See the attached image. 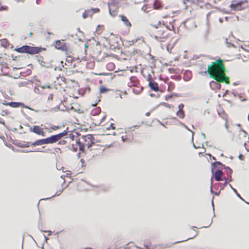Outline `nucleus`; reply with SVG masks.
Returning <instances> with one entry per match:
<instances>
[{"label": "nucleus", "instance_id": "32", "mask_svg": "<svg viewBox=\"0 0 249 249\" xmlns=\"http://www.w3.org/2000/svg\"><path fill=\"white\" fill-rule=\"evenodd\" d=\"M216 164L215 163H214V162L212 163L211 164V171L212 174H213L214 169L216 167Z\"/></svg>", "mask_w": 249, "mask_h": 249}, {"label": "nucleus", "instance_id": "38", "mask_svg": "<svg viewBox=\"0 0 249 249\" xmlns=\"http://www.w3.org/2000/svg\"><path fill=\"white\" fill-rule=\"evenodd\" d=\"M213 182V177H212V178L211 179L210 192L211 193L213 194L214 192L213 191V187H212Z\"/></svg>", "mask_w": 249, "mask_h": 249}, {"label": "nucleus", "instance_id": "53", "mask_svg": "<svg viewBox=\"0 0 249 249\" xmlns=\"http://www.w3.org/2000/svg\"><path fill=\"white\" fill-rule=\"evenodd\" d=\"M171 95H172V97H173V96H175V97L180 96L178 93H173Z\"/></svg>", "mask_w": 249, "mask_h": 249}, {"label": "nucleus", "instance_id": "58", "mask_svg": "<svg viewBox=\"0 0 249 249\" xmlns=\"http://www.w3.org/2000/svg\"><path fill=\"white\" fill-rule=\"evenodd\" d=\"M238 158L240 160H242L243 159V156L242 154H240L239 156H238Z\"/></svg>", "mask_w": 249, "mask_h": 249}, {"label": "nucleus", "instance_id": "12", "mask_svg": "<svg viewBox=\"0 0 249 249\" xmlns=\"http://www.w3.org/2000/svg\"><path fill=\"white\" fill-rule=\"evenodd\" d=\"M41 127L39 126L34 125L33 128H30V131L38 135H41L43 136H44L45 133L43 131H41Z\"/></svg>", "mask_w": 249, "mask_h": 249}, {"label": "nucleus", "instance_id": "39", "mask_svg": "<svg viewBox=\"0 0 249 249\" xmlns=\"http://www.w3.org/2000/svg\"><path fill=\"white\" fill-rule=\"evenodd\" d=\"M8 7L7 6H2L0 7V11H7Z\"/></svg>", "mask_w": 249, "mask_h": 249}, {"label": "nucleus", "instance_id": "52", "mask_svg": "<svg viewBox=\"0 0 249 249\" xmlns=\"http://www.w3.org/2000/svg\"><path fill=\"white\" fill-rule=\"evenodd\" d=\"M66 143V141L65 140H62L59 142L58 143L60 144H65Z\"/></svg>", "mask_w": 249, "mask_h": 249}, {"label": "nucleus", "instance_id": "1", "mask_svg": "<svg viewBox=\"0 0 249 249\" xmlns=\"http://www.w3.org/2000/svg\"><path fill=\"white\" fill-rule=\"evenodd\" d=\"M223 62L220 58L216 61L213 62L211 65H208V69L204 73H208L210 77L213 78L217 82L229 84V78L225 73L226 69Z\"/></svg>", "mask_w": 249, "mask_h": 249}, {"label": "nucleus", "instance_id": "41", "mask_svg": "<svg viewBox=\"0 0 249 249\" xmlns=\"http://www.w3.org/2000/svg\"><path fill=\"white\" fill-rule=\"evenodd\" d=\"M79 150L80 151H81V152L84 151V143L80 144V145H79Z\"/></svg>", "mask_w": 249, "mask_h": 249}, {"label": "nucleus", "instance_id": "16", "mask_svg": "<svg viewBox=\"0 0 249 249\" xmlns=\"http://www.w3.org/2000/svg\"><path fill=\"white\" fill-rule=\"evenodd\" d=\"M224 169L226 170V174L227 176L230 178V182L232 181V178H231V175L232 173V169L228 166H224Z\"/></svg>", "mask_w": 249, "mask_h": 249}, {"label": "nucleus", "instance_id": "36", "mask_svg": "<svg viewBox=\"0 0 249 249\" xmlns=\"http://www.w3.org/2000/svg\"><path fill=\"white\" fill-rule=\"evenodd\" d=\"M87 11L89 17H91L94 14V12L91 9L87 10Z\"/></svg>", "mask_w": 249, "mask_h": 249}, {"label": "nucleus", "instance_id": "20", "mask_svg": "<svg viewBox=\"0 0 249 249\" xmlns=\"http://www.w3.org/2000/svg\"><path fill=\"white\" fill-rule=\"evenodd\" d=\"M101 111V108L100 107H97L91 110V115L93 116H95L99 114Z\"/></svg>", "mask_w": 249, "mask_h": 249}, {"label": "nucleus", "instance_id": "47", "mask_svg": "<svg viewBox=\"0 0 249 249\" xmlns=\"http://www.w3.org/2000/svg\"><path fill=\"white\" fill-rule=\"evenodd\" d=\"M53 100V94H50L48 98V101H51Z\"/></svg>", "mask_w": 249, "mask_h": 249}, {"label": "nucleus", "instance_id": "17", "mask_svg": "<svg viewBox=\"0 0 249 249\" xmlns=\"http://www.w3.org/2000/svg\"><path fill=\"white\" fill-rule=\"evenodd\" d=\"M15 50L19 53H27V45H23L21 47L16 48Z\"/></svg>", "mask_w": 249, "mask_h": 249}, {"label": "nucleus", "instance_id": "49", "mask_svg": "<svg viewBox=\"0 0 249 249\" xmlns=\"http://www.w3.org/2000/svg\"><path fill=\"white\" fill-rule=\"evenodd\" d=\"M174 87V85L172 83H170L168 86V89H173Z\"/></svg>", "mask_w": 249, "mask_h": 249}, {"label": "nucleus", "instance_id": "62", "mask_svg": "<svg viewBox=\"0 0 249 249\" xmlns=\"http://www.w3.org/2000/svg\"><path fill=\"white\" fill-rule=\"evenodd\" d=\"M199 57L198 56H197V55H196V56L195 55L194 56V57H193V59L194 60H197L198 58H199Z\"/></svg>", "mask_w": 249, "mask_h": 249}, {"label": "nucleus", "instance_id": "30", "mask_svg": "<svg viewBox=\"0 0 249 249\" xmlns=\"http://www.w3.org/2000/svg\"><path fill=\"white\" fill-rule=\"evenodd\" d=\"M109 13L110 16H111L113 17H114L117 15V12L115 10L111 11V10L109 8Z\"/></svg>", "mask_w": 249, "mask_h": 249}, {"label": "nucleus", "instance_id": "44", "mask_svg": "<svg viewBox=\"0 0 249 249\" xmlns=\"http://www.w3.org/2000/svg\"><path fill=\"white\" fill-rule=\"evenodd\" d=\"M7 43V40L6 39H3L1 40V44L2 46H6V43Z\"/></svg>", "mask_w": 249, "mask_h": 249}, {"label": "nucleus", "instance_id": "7", "mask_svg": "<svg viewBox=\"0 0 249 249\" xmlns=\"http://www.w3.org/2000/svg\"><path fill=\"white\" fill-rule=\"evenodd\" d=\"M82 139H88L89 140L86 145L88 148H91L93 144H95V139L92 134H89L86 136H83Z\"/></svg>", "mask_w": 249, "mask_h": 249}, {"label": "nucleus", "instance_id": "54", "mask_svg": "<svg viewBox=\"0 0 249 249\" xmlns=\"http://www.w3.org/2000/svg\"><path fill=\"white\" fill-rule=\"evenodd\" d=\"M110 128H111L112 129H115V127L114 126L113 124H111L110 127L109 128H108L107 129H109Z\"/></svg>", "mask_w": 249, "mask_h": 249}, {"label": "nucleus", "instance_id": "2", "mask_svg": "<svg viewBox=\"0 0 249 249\" xmlns=\"http://www.w3.org/2000/svg\"><path fill=\"white\" fill-rule=\"evenodd\" d=\"M54 142H54V139L53 138V136L52 135L51 137H48L45 139L37 140L35 142H34L31 143V144L32 145L36 146V145H40L45 144H51V143H53Z\"/></svg>", "mask_w": 249, "mask_h": 249}, {"label": "nucleus", "instance_id": "33", "mask_svg": "<svg viewBox=\"0 0 249 249\" xmlns=\"http://www.w3.org/2000/svg\"><path fill=\"white\" fill-rule=\"evenodd\" d=\"M225 42L227 44V46L228 47H234V45L233 44L231 43V42H229L228 41V40L227 38H226L225 39Z\"/></svg>", "mask_w": 249, "mask_h": 249}, {"label": "nucleus", "instance_id": "28", "mask_svg": "<svg viewBox=\"0 0 249 249\" xmlns=\"http://www.w3.org/2000/svg\"><path fill=\"white\" fill-rule=\"evenodd\" d=\"M171 78L172 79L178 80V81H179L181 79V76L180 75H172L171 76Z\"/></svg>", "mask_w": 249, "mask_h": 249}, {"label": "nucleus", "instance_id": "27", "mask_svg": "<svg viewBox=\"0 0 249 249\" xmlns=\"http://www.w3.org/2000/svg\"><path fill=\"white\" fill-rule=\"evenodd\" d=\"M153 7L154 9H158L160 7V4L159 2L155 1L153 3Z\"/></svg>", "mask_w": 249, "mask_h": 249}, {"label": "nucleus", "instance_id": "48", "mask_svg": "<svg viewBox=\"0 0 249 249\" xmlns=\"http://www.w3.org/2000/svg\"><path fill=\"white\" fill-rule=\"evenodd\" d=\"M91 10H92L94 12V14L95 13H97L100 11V9L99 8H92L91 9Z\"/></svg>", "mask_w": 249, "mask_h": 249}, {"label": "nucleus", "instance_id": "11", "mask_svg": "<svg viewBox=\"0 0 249 249\" xmlns=\"http://www.w3.org/2000/svg\"><path fill=\"white\" fill-rule=\"evenodd\" d=\"M68 129L69 128L67 127L66 130H64L63 132H61L60 133H59L56 135H53V138L54 139L55 142L58 141L59 140H60L63 137L66 135L68 133Z\"/></svg>", "mask_w": 249, "mask_h": 249}, {"label": "nucleus", "instance_id": "56", "mask_svg": "<svg viewBox=\"0 0 249 249\" xmlns=\"http://www.w3.org/2000/svg\"><path fill=\"white\" fill-rule=\"evenodd\" d=\"M126 140H127L126 136H125V137L124 136L122 137V140L123 142H125L126 141Z\"/></svg>", "mask_w": 249, "mask_h": 249}, {"label": "nucleus", "instance_id": "35", "mask_svg": "<svg viewBox=\"0 0 249 249\" xmlns=\"http://www.w3.org/2000/svg\"><path fill=\"white\" fill-rule=\"evenodd\" d=\"M60 109L59 106H57L54 108H50L49 109V110L50 111H53V110L57 111Z\"/></svg>", "mask_w": 249, "mask_h": 249}, {"label": "nucleus", "instance_id": "25", "mask_svg": "<svg viewBox=\"0 0 249 249\" xmlns=\"http://www.w3.org/2000/svg\"><path fill=\"white\" fill-rule=\"evenodd\" d=\"M151 7H148L146 5H144L142 8V10L146 13L151 11Z\"/></svg>", "mask_w": 249, "mask_h": 249}, {"label": "nucleus", "instance_id": "19", "mask_svg": "<svg viewBox=\"0 0 249 249\" xmlns=\"http://www.w3.org/2000/svg\"><path fill=\"white\" fill-rule=\"evenodd\" d=\"M192 78V73L191 71H187L185 72V74L184 76V80L185 81H188L191 80Z\"/></svg>", "mask_w": 249, "mask_h": 249}, {"label": "nucleus", "instance_id": "34", "mask_svg": "<svg viewBox=\"0 0 249 249\" xmlns=\"http://www.w3.org/2000/svg\"><path fill=\"white\" fill-rule=\"evenodd\" d=\"M161 105L168 108H172L174 107L172 105L168 104L166 103H162Z\"/></svg>", "mask_w": 249, "mask_h": 249}, {"label": "nucleus", "instance_id": "63", "mask_svg": "<svg viewBox=\"0 0 249 249\" xmlns=\"http://www.w3.org/2000/svg\"><path fill=\"white\" fill-rule=\"evenodd\" d=\"M72 149L74 152H75L77 150V148H75L73 145H72Z\"/></svg>", "mask_w": 249, "mask_h": 249}, {"label": "nucleus", "instance_id": "51", "mask_svg": "<svg viewBox=\"0 0 249 249\" xmlns=\"http://www.w3.org/2000/svg\"><path fill=\"white\" fill-rule=\"evenodd\" d=\"M171 97H172V95L171 94L167 95L165 96V100L167 101L169 98H170Z\"/></svg>", "mask_w": 249, "mask_h": 249}, {"label": "nucleus", "instance_id": "3", "mask_svg": "<svg viewBox=\"0 0 249 249\" xmlns=\"http://www.w3.org/2000/svg\"><path fill=\"white\" fill-rule=\"evenodd\" d=\"M235 3H232L230 7L232 10H241L244 8V5L248 2L247 0H234Z\"/></svg>", "mask_w": 249, "mask_h": 249}, {"label": "nucleus", "instance_id": "37", "mask_svg": "<svg viewBox=\"0 0 249 249\" xmlns=\"http://www.w3.org/2000/svg\"><path fill=\"white\" fill-rule=\"evenodd\" d=\"M67 54V58H70V59H69L68 58L66 59L67 62L72 63V62H73L74 61V59L71 58V55H68V53Z\"/></svg>", "mask_w": 249, "mask_h": 249}, {"label": "nucleus", "instance_id": "57", "mask_svg": "<svg viewBox=\"0 0 249 249\" xmlns=\"http://www.w3.org/2000/svg\"><path fill=\"white\" fill-rule=\"evenodd\" d=\"M76 143H77V144H78V145H80V144H83V143L81 142L80 141V140H79V139H78V140H76Z\"/></svg>", "mask_w": 249, "mask_h": 249}, {"label": "nucleus", "instance_id": "45", "mask_svg": "<svg viewBox=\"0 0 249 249\" xmlns=\"http://www.w3.org/2000/svg\"><path fill=\"white\" fill-rule=\"evenodd\" d=\"M34 91L35 93H36L37 94H40V93L39 89L37 87L35 88Z\"/></svg>", "mask_w": 249, "mask_h": 249}, {"label": "nucleus", "instance_id": "14", "mask_svg": "<svg viewBox=\"0 0 249 249\" xmlns=\"http://www.w3.org/2000/svg\"><path fill=\"white\" fill-rule=\"evenodd\" d=\"M166 30L165 28V26L161 29H160L159 30L157 31V34L159 36H165L166 40L168 38V34L166 33Z\"/></svg>", "mask_w": 249, "mask_h": 249}, {"label": "nucleus", "instance_id": "64", "mask_svg": "<svg viewBox=\"0 0 249 249\" xmlns=\"http://www.w3.org/2000/svg\"><path fill=\"white\" fill-rule=\"evenodd\" d=\"M219 21L220 23H222L224 21V18H219Z\"/></svg>", "mask_w": 249, "mask_h": 249}, {"label": "nucleus", "instance_id": "60", "mask_svg": "<svg viewBox=\"0 0 249 249\" xmlns=\"http://www.w3.org/2000/svg\"><path fill=\"white\" fill-rule=\"evenodd\" d=\"M169 71L170 73H173V72H175V70L173 69H169Z\"/></svg>", "mask_w": 249, "mask_h": 249}, {"label": "nucleus", "instance_id": "18", "mask_svg": "<svg viewBox=\"0 0 249 249\" xmlns=\"http://www.w3.org/2000/svg\"><path fill=\"white\" fill-rule=\"evenodd\" d=\"M151 36L158 42H164L166 40L165 36H159L158 35H154V36L151 35Z\"/></svg>", "mask_w": 249, "mask_h": 249}, {"label": "nucleus", "instance_id": "42", "mask_svg": "<svg viewBox=\"0 0 249 249\" xmlns=\"http://www.w3.org/2000/svg\"><path fill=\"white\" fill-rule=\"evenodd\" d=\"M214 163H215L216 164V166L217 165H220L222 167H223V168H224V166H225V165L223 164L220 161H215L214 162Z\"/></svg>", "mask_w": 249, "mask_h": 249}, {"label": "nucleus", "instance_id": "59", "mask_svg": "<svg viewBox=\"0 0 249 249\" xmlns=\"http://www.w3.org/2000/svg\"><path fill=\"white\" fill-rule=\"evenodd\" d=\"M0 123L3 124L4 126H5V123H4V122L2 120V119H1L0 118Z\"/></svg>", "mask_w": 249, "mask_h": 249}, {"label": "nucleus", "instance_id": "43", "mask_svg": "<svg viewBox=\"0 0 249 249\" xmlns=\"http://www.w3.org/2000/svg\"><path fill=\"white\" fill-rule=\"evenodd\" d=\"M184 106L183 104H180L178 105V110L180 111H183V108L184 107Z\"/></svg>", "mask_w": 249, "mask_h": 249}, {"label": "nucleus", "instance_id": "22", "mask_svg": "<svg viewBox=\"0 0 249 249\" xmlns=\"http://www.w3.org/2000/svg\"><path fill=\"white\" fill-rule=\"evenodd\" d=\"M110 90V89H107L103 86H101L99 88V91L100 93L104 94Z\"/></svg>", "mask_w": 249, "mask_h": 249}, {"label": "nucleus", "instance_id": "8", "mask_svg": "<svg viewBox=\"0 0 249 249\" xmlns=\"http://www.w3.org/2000/svg\"><path fill=\"white\" fill-rule=\"evenodd\" d=\"M5 105L9 106L12 107H19V106L25 107L26 108H29V109H30L31 110L35 111V110L34 109H33L27 106H25L23 103H21V102H9L8 103L5 104ZM35 111L37 112V111L35 110Z\"/></svg>", "mask_w": 249, "mask_h": 249}, {"label": "nucleus", "instance_id": "61", "mask_svg": "<svg viewBox=\"0 0 249 249\" xmlns=\"http://www.w3.org/2000/svg\"><path fill=\"white\" fill-rule=\"evenodd\" d=\"M59 127L58 126H55V125H54L53 127H52V128L53 129V130H56L57 129H58Z\"/></svg>", "mask_w": 249, "mask_h": 249}, {"label": "nucleus", "instance_id": "55", "mask_svg": "<svg viewBox=\"0 0 249 249\" xmlns=\"http://www.w3.org/2000/svg\"><path fill=\"white\" fill-rule=\"evenodd\" d=\"M225 180V181H227L228 182V181H230V178L229 177H224L223 178V180Z\"/></svg>", "mask_w": 249, "mask_h": 249}, {"label": "nucleus", "instance_id": "29", "mask_svg": "<svg viewBox=\"0 0 249 249\" xmlns=\"http://www.w3.org/2000/svg\"><path fill=\"white\" fill-rule=\"evenodd\" d=\"M181 125L183 126L185 128H186V129H187L188 131L191 132V133H192V140L193 141L194 140V133L193 132L188 128V127L187 126H186L185 124H183V123H180Z\"/></svg>", "mask_w": 249, "mask_h": 249}, {"label": "nucleus", "instance_id": "6", "mask_svg": "<svg viewBox=\"0 0 249 249\" xmlns=\"http://www.w3.org/2000/svg\"><path fill=\"white\" fill-rule=\"evenodd\" d=\"M151 26L156 29H158V28L161 29L162 28H163L165 26V28L166 30H168L169 31H171L172 29L173 30H175V27L173 25H172V29H171L170 26L165 25L163 21L162 22H161L160 21H159L158 22V23L156 24H151Z\"/></svg>", "mask_w": 249, "mask_h": 249}, {"label": "nucleus", "instance_id": "9", "mask_svg": "<svg viewBox=\"0 0 249 249\" xmlns=\"http://www.w3.org/2000/svg\"><path fill=\"white\" fill-rule=\"evenodd\" d=\"M213 175L216 181H222L223 180V173L222 170L220 169H217Z\"/></svg>", "mask_w": 249, "mask_h": 249}, {"label": "nucleus", "instance_id": "24", "mask_svg": "<svg viewBox=\"0 0 249 249\" xmlns=\"http://www.w3.org/2000/svg\"><path fill=\"white\" fill-rule=\"evenodd\" d=\"M31 144V143H30L29 142H27L25 143H19L17 145L19 147L25 148L28 147L30 146V145H32Z\"/></svg>", "mask_w": 249, "mask_h": 249}, {"label": "nucleus", "instance_id": "50", "mask_svg": "<svg viewBox=\"0 0 249 249\" xmlns=\"http://www.w3.org/2000/svg\"><path fill=\"white\" fill-rule=\"evenodd\" d=\"M24 152H43L42 150H40L39 149H37L36 150H32V151H24Z\"/></svg>", "mask_w": 249, "mask_h": 249}, {"label": "nucleus", "instance_id": "4", "mask_svg": "<svg viewBox=\"0 0 249 249\" xmlns=\"http://www.w3.org/2000/svg\"><path fill=\"white\" fill-rule=\"evenodd\" d=\"M46 50L44 48L34 47L27 45V53L30 54H35L40 53L42 51Z\"/></svg>", "mask_w": 249, "mask_h": 249}, {"label": "nucleus", "instance_id": "26", "mask_svg": "<svg viewBox=\"0 0 249 249\" xmlns=\"http://www.w3.org/2000/svg\"><path fill=\"white\" fill-rule=\"evenodd\" d=\"M38 61L40 65L42 67H47L46 66H45V63L43 61V57L42 56H39V59L38 60Z\"/></svg>", "mask_w": 249, "mask_h": 249}, {"label": "nucleus", "instance_id": "23", "mask_svg": "<svg viewBox=\"0 0 249 249\" xmlns=\"http://www.w3.org/2000/svg\"><path fill=\"white\" fill-rule=\"evenodd\" d=\"M176 115L181 119L184 118L185 117V113L184 111L178 110L176 113Z\"/></svg>", "mask_w": 249, "mask_h": 249}, {"label": "nucleus", "instance_id": "5", "mask_svg": "<svg viewBox=\"0 0 249 249\" xmlns=\"http://www.w3.org/2000/svg\"><path fill=\"white\" fill-rule=\"evenodd\" d=\"M148 76H149V79H148L149 84H148V85H149V87H150V88L152 90H154L155 91H159L160 90V88L159 87L158 84L153 80V79L152 77H151V75H150V74H149Z\"/></svg>", "mask_w": 249, "mask_h": 249}, {"label": "nucleus", "instance_id": "15", "mask_svg": "<svg viewBox=\"0 0 249 249\" xmlns=\"http://www.w3.org/2000/svg\"><path fill=\"white\" fill-rule=\"evenodd\" d=\"M211 88L213 90L219 89L221 88V85L217 82L212 81L210 83Z\"/></svg>", "mask_w": 249, "mask_h": 249}, {"label": "nucleus", "instance_id": "31", "mask_svg": "<svg viewBox=\"0 0 249 249\" xmlns=\"http://www.w3.org/2000/svg\"><path fill=\"white\" fill-rule=\"evenodd\" d=\"M232 190L235 193V194L236 195V196H237V197H238L240 199L242 200L243 201H244L245 200L243 199V198L241 197V196H240V195L237 192V190L234 189V188H232Z\"/></svg>", "mask_w": 249, "mask_h": 249}, {"label": "nucleus", "instance_id": "10", "mask_svg": "<svg viewBox=\"0 0 249 249\" xmlns=\"http://www.w3.org/2000/svg\"><path fill=\"white\" fill-rule=\"evenodd\" d=\"M55 48L58 50L67 51L68 50L66 43L60 40L55 41Z\"/></svg>", "mask_w": 249, "mask_h": 249}, {"label": "nucleus", "instance_id": "13", "mask_svg": "<svg viewBox=\"0 0 249 249\" xmlns=\"http://www.w3.org/2000/svg\"><path fill=\"white\" fill-rule=\"evenodd\" d=\"M119 17L125 26L128 28H130L131 26V23L125 16L123 15H121L119 16Z\"/></svg>", "mask_w": 249, "mask_h": 249}, {"label": "nucleus", "instance_id": "40", "mask_svg": "<svg viewBox=\"0 0 249 249\" xmlns=\"http://www.w3.org/2000/svg\"><path fill=\"white\" fill-rule=\"evenodd\" d=\"M62 192V191H57L55 194V195H53L52 197H49V198H46V199H50L51 198L53 197H54L55 196H58L60 195V194Z\"/></svg>", "mask_w": 249, "mask_h": 249}, {"label": "nucleus", "instance_id": "46", "mask_svg": "<svg viewBox=\"0 0 249 249\" xmlns=\"http://www.w3.org/2000/svg\"><path fill=\"white\" fill-rule=\"evenodd\" d=\"M82 16H83V18H87V17H89L88 15V13H87V10L85 11V12L83 14Z\"/></svg>", "mask_w": 249, "mask_h": 249}, {"label": "nucleus", "instance_id": "21", "mask_svg": "<svg viewBox=\"0 0 249 249\" xmlns=\"http://www.w3.org/2000/svg\"><path fill=\"white\" fill-rule=\"evenodd\" d=\"M247 136V133L246 131L243 129L240 128L239 130V138L241 139L242 138L246 137Z\"/></svg>", "mask_w": 249, "mask_h": 249}]
</instances>
